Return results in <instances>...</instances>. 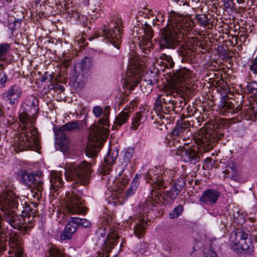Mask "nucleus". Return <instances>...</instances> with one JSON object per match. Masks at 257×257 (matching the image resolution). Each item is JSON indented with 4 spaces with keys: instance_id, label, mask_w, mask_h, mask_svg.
<instances>
[{
    "instance_id": "c85d7f7f",
    "label": "nucleus",
    "mask_w": 257,
    "mask_h": 257,
    "mask_svg": "<svg viewBox=\"0 0 257 257\" xmlns=\"http://www.w3.org/2000/svg\"><path fill=\"white\" fill-rule=\"evenodd\" d=\"M51 188L56 189L57 188H61L63 185V180L60 174L58 173H51Z\"/></svg>"
},
{
    "instance_id": "20e7f679",
    "label": "nucleus",
    "mask_w": 257,
    "mask_h": 257,
    "mask_svg": "<svg viewBox=\"0 0 257 257\" xmlns=\"http://www.w3.org/2000/svg\"><path fill=\"white\" fill-rule=\"evenodd\" d=\"M109 117L102 116L99 120V124L95 125L89 137V142L85 150L86 156L94 158L97 155L103 143L106 140L109 130L104 126H108Z\"/></svg>"
},
{
    "instance_id": "603ef678",
    "label": "nucleus",
    "mask_w": 257,
    "mask_h": 257,
    "mask_svg": "<svg viewBox=\"0 0 257 257\" xmlns=\"http://www.w3.org/2000/svg\"><path fill=\"white\" fill-rule=\"evenodd\" d=\"M212 161V159L211 157H208L205 159V160L204 161V162L206 164H211Z\"/></svg>"
},
{
    "instance_id": "a18cd8bd",
    "label": "nucleus",
    "mask_w": 257,
    "mask_h": 257,
    "mask_svg": "<svg viewBox=\"0 0 257 257\" xmlns=\"http://www.w3.org/2000/svg\"><path fill=\"white\" fill-rule=\"evenodd\" d=\"M250 69L254 74V77L257 79V61L254 60L250 66Z\"/></svg>"
},
{
    "instance_id": "412c9836",
    "label": "nucleus",
    "mask_w": 257,
    "mask_h": 257,
    "mask_svg": "<svg viewBox=\"0 0 257 257\" xmlns=\"http://www.w3.org/2000/svg\"><path fill=\"white\" fill-rule=\"evenodd\" d=\"M220 193L216 189H207L203 192L201 196L199 198V201L204 205L212 206L215 204Z\"/></svg>"
},
{
    "instance_id": "a19ab883",
    "label": "nucleus",
    "mask_w": 257,
    "mask_h": 257,
    "mask_svg": "<svg viewBox=\"0 0 257 257\" xmlns=\"http://www.w3.org/2000/svg\"><path fill=\"white\" fill-rule=\"evenodd\" d=\"M246 88L248 93H253L254 91H255L254 93H256L257 82L255 81H251L250 82H247Z\"/></svg>"
},
{
    "instance_id": "2f4dec72",
    "label": "nucleus",
    "mask_w": 257,
    "mask_h": 257,
    "mask_svg": "<svg viewBox=\"0 0 257 257\" xmlns=\"http://www.w3.org/2000/svg\"><path fill=\"white\" fill-rule=\"evenodd\" d=\"M215 145L214 138H211L210 136L203 139L202 147L204 152H208L212 149Z\"/></svg>"
},
{
    "instance_id": "0eeeda50",
    "label": "nucleus",
    "mask_w": 257,
    "mask_h": 257,
    "mask_svg": "<svg viewBox=\"0 0 257 257\" xmlns=\"http://www.w3.org/2000/svg\"><path fill=\"white\" fill-rule=\"evenodd\" d=\"M122 31L118 23L111 21L110 23L104 25L103 28L95 34L94 36L95 38L103 37V40L119 49L121 42Z\"/></svg>"
},
{
    "instance_id": "4c0bfd02",
    "label": "nucleus",
    "mask_w": 257,
    "mask_h": 257,
    "mask_svg": "<svg viewBox=\"0 0 257 257\" xmlns=\"http://www.w3.org/2000/svg\"><path fill=\"white\" fill-rule=\"evenodd\" d=\"M184 210L182 205H179L172 210L169 214V218L171 219H175L181 215Z\"/></svg>"
},
{
    "instance_id": "c9c22d12",
    "label": "nucleus",
    "mask_w": 257,
    "mask_h": 257,
    "mask_svg": "<svg viewBox=\"0 0 257 257\" xmlns=\"http://www.w3.org/2000/svg\"><path fill=\"white\" fill-rule=\"evenodd\" d=\"M160 58L165 61L164 63L165 64L166 68H172L174 67L175 62L170 55H168L166 54H162L160 56Z\"/></svg>"
},
{
    "instance_id": "bf43d9fd",
    "label": "nucleus",
    "mask_w": 257,
    "mask_h": 257,
    "mask_svg": "<svg viewBox=\"0 0 257 257\" xmlns=\"http://www.w3.org/2000/svg\"><path fill=\"white\" fill-rule=\"evenodd\" d=\"M135 32H136V34H138L139 33L137 27L133 28V33H135Z\"/></svg>"
},
{
    "instance_id": "5fc2aeb1",
    "label": "nucleus",
    "mask_w": 257,
    "mask_h": 257,
    "mask_svg": "<svg viewBox=\"0 0 257 257\" xmlns=\"http://www.w3.org/2000/svg\"><path fill=\"white\" fill-rule=\"evenodd\" d=\"M141 177V175L140 174H136L135 175V178L133 180H135L137 181H139V179Z\"/></svg>"
},
{
    "instance_id": "de8ad7c7",
    "label": "nucleus",
    "mask_w": 257,
    "mask_h": 257,
    "mask_svg": "<svg viewBox=\"0 0 257 257\" xmlns=\"http://www.w3.org/2000/svg\"><path fill=\"white\" fill-rule=\"evenodd\" d=\"M110 107L109 105L105 106L104 108V111L103 113V116L109 117L110 113Z\"/></svg>"
},
{
    "instance_id": "49530a36",
    "label": "nucleus",
    "mask_w": 257,
    "mask_h": 257,
    "mask_svg": "<svg viewBox=\"0 0 257 257\" xmlns=\"http://www.w3.org/2000/svg\"><path fill=\"white\" fill-rule=\"evenodd\" d=\"M93 112L96 117H99L102 114V109L100 106H96L93 108Z\"/></svg>"
},
{
    "instance_id": "8fccbe9b",
    "label": "nucleus",
    "mask_w": 257,
    "mask_h": 257,
    "mask_svg": "<svg viewBox=\"0 0 257 257\" xmlns=\"http://www.w3.org/2000/svg\"><path fill=\"white\" fill-rule=\"evenodd\" d=\"M205 257H217L216 253L212 250H208V252H204Z\"/></svg>"
},
{
    "instance_id": "37998d69",
    "label": "nucleus",
    "mask_w": 257,
    "mask_h": 257,
    "mask_svg": "<svg viewBox=\"0 0 257 257\" xmlns=\"http://www.w3.org/2000/svg\"><path fill=\"white\" fill-rule=\"evenodd\" d=\"M144 81L147 84L149 89L152 90V87L157 83V79L154 77L153 78H149L148 75H146L145 77Z\"/></svg>"
},
{
    "instance_id": "b1692460",
    "label": "nucleus",
    "mask_w": 257,
    "mask_h": 257,
    "mask_svg": "<svg viewBox=\"0 0 257 257\" xmlns=\"http://www.w3.org/2000/svg\"><path fill=\"white\" fill-rule=\"evenodd\" d=\"M130 107L126 106L121 112L116 116L112 128L118 129L126 123L130 116Z\"/></svg>"
},
{
    "instance_id": "ea45409f",
    "label": "nucleus",
    "mask_w": 257,
    "mask_h": 257,
    "mask_svg": "<svg viewBox=\"0 0 257 257\" xmlns=\"http://www.w3.org/2000/svg\"><path fill=\"white\" fill-rule=\"evenodd\" d=\"M196 19L200 26L205 27L209 24V19L205 15H198L196 16Z\"/></svg>"
},
{
    "instance_id": "72a5a7b5",
    "label": "nucleus",
    "mask_w": 257,
    "mask_h": 257,
    "mask_svg": "<svg viewBox=\"0 0 257 257\" xmlns=\"http://www.w3.org/2000/svg\"><path fill=\"white\" fill-rule=\"evenodd\" d=\"M141 30L143 31L148 42L151 41L154 35V31L151 26L149 25L148 23H145L142 26V29Z\"/></svg>"
},
{
    "instance_id": "f704fd0d",
    "label": "nucleus",
    "mask_w": 257,
    "mask_h": 257,
    "mask_svg": "<svg viewBox=\"0 0 257 257\" xmlns=\"http://www.w3.org/2000/svg\"><path fill=\"white\" fill-rule=\"evenodd\" d=\"M124 154L123 156V163L125 164L124 167L126 166L127 163L130 162L132 157L133 156L135 150L133 148H128L125 149L123 151Z\"/></svg>"
},
{
    "instance_id": "a211bd4d",
    "label": "nucleus",
    "mask_w": 257,
    "mask_h": 257,
    "mask_svg": "<svg viewBox=\"0 0 257 257\" xmlns=\"http://www.w3.org/2000/svg\"><path fill=\"white\" fill-rule=\"evenodd\" d=\"M145 67L144 61L141 60L140 56L135 52H132L130 54L128 63L127 65V75L136 76Z\"/></svg>"
},
{
    "instance_id": "4468645a",
    "label": "nucleus",
    "mask_w": 257,
    "mask_h": 257,
    "mask_svg": "<svg viewBox=\"0 0 257 257\" xmlns=\"http://www.w3.org/2000/svg\"><path fill=\"white\" fill-rule=\"evenodd\" d=\"M91 226V222L86 219L77 217H70L66 224L64 230L60 234V239L61 240L70 239L72 234L77 230L78 227L87 228Z\"/></svg>"
},
{
    "instance_id": "2eb2a0df",
    "label": "nucleus",
    "mask_w": 257,
    "mask_h": 257,
    "mask_svg": "<svg viewBox=\"0 0 257 257\" xmlns=\"http://www.w3.org/2000/svg\"><path fill=\"white\" fill-rule=\"evenodd\" d=\"M39 100L34 96L27 97L23 104L25 114H21L20 118L23 123L30 121V118L37 114L39 109Z\"/></svg>"
},
{
    "instance_id": "1a4fd4ad",
    "label": "nucleus",
    "mask_w": 257,
    "mask_h": 257,
    "mask_svg": "<svg viewBox=\"0 0 257 257\" xmlns=\"http://www.w3.org/2000/svg\"><path fill=\"white\" fill-rule=\"evenodd\" d=\"M185 184L184 179L180 177L172 182L170 189L166 192H164L163 194L159 191L155 190L154 186L151 190V195L157 197L158 200H160V198H162L165 204L171 205L175 201Z\"/></svg>"
},
{
    "instance_id": "e433bc0d",
    "label": "nucleus",
    "mask_w": 257,
    "mask_h": 257,
    "mask_svg": "<svg viewBox=\"0 0 257 257\" xmlns=\"http://www.w3.org/2000/svg\"><path fill=\"white\" fill-rule=\"evenodd\" d=\"M139 185V181L133 180L128 189L126 191L125 195L126 197H129L134 195L137 191Z\"/></svg>"
},
{
    "instance_id": "c03bdc74",
    "label": "nucleus",
    "mask_w": 257,
    "mask_h": 257,
    "mask_svg": "<svg viewBox=\"0 0 257 257\" xmlns=\"http://www.w3.org/2000/svg\"><path fill=\"white\" fill-rule=\"evenodd\" d=\"M9 18L8 14L5 11L0 10V23H5Z\"/></svg>"
},
{
    "instance_id": "680f3d73",
    "label": "nucleus",
    "mask_w": 257,
    "mask_h": 257,
    "mask_svg": "<svg viewBox=\"0 0 257 257\" xmlns=\"http://www.w3.org/2000/svg\"><path fill=\"white\" fill-rule=\"evenodd\" d=\"M223 55L225 57H229V56H228V53L227 52H225V53H224Z\"/></svg>"
},
{
    "instance_id": "13d9d810",
    "label": "nucleus",
    "mask_w": 257,
    "mask_h": 257,
    "mask_svg": "<svg viewBox=\"0 0 257 257\" xmlns=\"http://www.w3.org/2000/svg\"><path fill=\"white\" fill-rule=\"evenodd\" d=\"M224 136V134H220L219 135L218 137H216L218 138V139L219 140H221Z\"/></svg>"
},
{
    "instance_id": "09e8293b",
    "label": "nucleus",
    "mask_w": 257,
    "mask_h": 257,
    "mask_svg": "<svg viewBox=\"0 0 257 257\" xmlns=\"http://www.w3.org/2000/svg\"><path fill=\"white\" fill-rule=\"evenodd\" d=\"M157 124L158 126H157V127L159 130L162 131L164 128H167L166 125L162 120L158 121Z\"/></svg>"
},
{
    "instance_id": "338daca9",
    "label": "nucleus",
    "mask_w": 257,
    "mask_h": 257,
    "mask_svg": "<svg viewBox=\"0 0 257 257\" xmlns=\"http://www.w3.org/2000/svg\"><path fill=\"white\" fill-rule=\"evenodd\" d=\"M32 204H33V206H34L35 207H36V203H32Z\"/></svg>"
},
{
    "instance_id": "6ab92c4d",
    "label": "nucleus",
    "mask_w": 257,
    "mask_h": 257,
    "mask_svg": "<svg viewBox=\"0 0 257 257\" xmlns=\"http://www.w3.org/2000/svg\"><path fill=\"white\" fill-rule=\"evenodd\" d=\"M179 155L182 156V158L185 162L192 165H195L200 160L198 147L195 146L181 148Z\"/></svg>"
},
{
    "instance_id": "39448f33",
    "label": "nucleus",
    "mask_w": 257,
    "mask_h": 257,
    "mask_svg": "<svg viewBox=\"0 0 257 257\" xmlns=\"http://www.w3.org/2000/svg\"><path fill=\"white\" fill-rule=\"evenodd\" d=\"M153 198L147 199L138 209V214L136 216L135 225L134 228V233L136 236L141 238L145 233V225L147 220L153 219L155 216L154 212L156 207Z\"/></svg>"
},
{
    "instance_id": "6e6d98bb",
    "label": "nucleus",
    "mask_w": 257,
    "mask_h": 257,
    "mask_svg": "<svg viewBox=\"0 0 257 257\" xmlns=\"http://www.w3.org/2000/svg\"><path fill=\"white\" fill-rule=\"evenodd\" d=\"M225 105H227V107H228V108L229 109H232V108H233V106H232V105H233V104H231L230 103H226L225 104Z\"/></svg>"
},
{
    "instance_id": "f8f14e48",
    "label": "nucleus",
    "mask_w": 257,
    "mask_h": 257,
    "mask_svg": "<svg viewBox=\"0 0 257 257\" xmlns=\"http://www.w3.org/2000/svg\"><path fill=\"white\" fill-rule=\"evenodd\" d=\"M26 134L21 136L15 140L14 151L17 153L25 150L39 148V138L34 133L26 132Z\"/></svg>"
},
{
    "instance_id": "ddd939ff",
    "label": "nucleus",
    "mask_w": 257,
    "mask_h": 257,
    "mask_svg": "<svg viewBox=\"0 0 257 257\" xmlns=\"http://www.w3.org/2000/svg\"><path fill=\"white\" fill-rule=\"evenodd\" d=\"M91 226V222L86 219L77 217H70L66 224L64 230L60 234V239L61 240L70 239L72 234L77 230L78 227L87 228Z\"/></svg>"
},
{
    "instance_id": "bb28decb",
    "label": "nucleus",
    "mask_w": 257,
    "mask_h": 257,
    "mask_svg": "<svg viewBox=\"0 0 257 257\" xmlns=\"http://www.w3.org/2000/svg\"><path fill=\"white\" fill-rule=\"evenodd\" d=\"M147 113L148 112L145 110L136 113V115L133 118L132 123V127L134 130H137L140 124L146 120Z\"/></svg>"
},
{
    "instance_id": "473e14b6",
    "label": "nucleus",
    "mask_w": 257,
    "mask_h": 257,
    "mask_svg": "<svg viewBox=\"0 0 257 257\" xmlns=\"http://www.w3.org/2000/svg\"><path fill=\"white\" fill-rule=\"evenodd\" d=\"M45 257H64V254L57 246L52 245Z\"/></svg>"
},
{
    "instance_id": "f257e3e1",
    "label": "nucleus",
    "mask_w": 257,
    "mask_h": 257,
    "mask_svg": "<svg viewBox=\"0 0 257 257\" xmlns=\"http://www.w3.org/2000/svg\"><path fill=\"white\" fill-rule=\"evenodd\" d=\"M19 200V198L10 190L5 191L0 194V209L3 212L0 213V255L6 250L8 235H13L9 233L12 230L6 223L14 229L27 231L34 226L36 221V210L29 206L22 211V215L16 213Z\"/></svg>"
},
{
    "instance_id": "4be33fe9",
    "label": "nucleus",
    "mask_w": 257,
    "mask_h": 257,
    "mask_svg": "<svg viewBox=\"0 0 257 257\" xmlns=\"http://www.w3.org/2000/svg\"><path fill=\"white\" fill-rule=\"evenodd\" d=\"M118 152L117 151H109L104 157L103 163L101 165V173L103 174L109 173L111 170L112 166L114 163L115 160L117 157Z\"/></svg>"
},
{
    "instance_id": "6e6552de",
    "label": "nucleus",
    "mask_w": 257,
    "mask_h": 257,
    "mask_svg": "<svg viewBox=\"0 0 257 257\" xmlns=\"http://www.w3.org/2000/svg\"><path fill=\"white\" fill-rule=\"evenodd\" d=\"M179 100L177 90L167 88L159 95L155 102L156 108L165 113H169L170 111L174 110Z\"/></svg>"
},
{
    "instance_id": "dca6fc26",
    "label": "nucleus",
    "mask_w": 257,
    "mask_h": 257,
    "mask_svg": "<svg viewBox=\"0 0 257 257\" xmlns=\"http://www.w3.org/2000/svg\"><path fill=\"white\" fill-rule=\"evenodd\" d=\"M158 170L157 168L149 170L147 173L144 174V178L147 183H150L151 185H155L156 187L166 188L168 183L171 182L167 180L166 174H160L158 172Z\"/></svg>"
},
{
    "instance_id": "7c9ffc66",
    "label": "nucleus",
    "mask_w": 257,
    "mask_h": 257,
    "mask_svg": "<svg viewBox=\"0 0 257 257\" xmlns=\"http://www.w3.org/2000/svg\"><path fill=\"white\" fill-rule=\"evenodd\" d=\"M92 64V61L90 58H84L81 62L75 65V69H79L82 72L87 71L89 69Z\"/></svg>"
},
{
    "instance_id": "e2e57ef3",
    "label": "nucleus",
    "mask_w": 257,
    "mask_h": 257,
    "mask_svg": "<svg viewBox=\"0 0 257 257\" xmlns=\"http://www.w3.org/2000/svg\"><path fill=\"white\" fill-rule=\"evenodd\" d=\"M4 68V66L2 64H0V70H2Z\"/></svg>"
},
{
    "instance_id": "a878e982",
    "label": "nucleus",
    "mask_w": 257,
    "mask_h": 257,
    "mask_svg": "<svg viewBox=\"0 0 257 257\" xmlns=\"http://www.w3.org/2000/svg\"><path fill=\"white\" fill-rule=\"evenodd\" d=\"M188 126L189 123L187 122H182L180 123L177 122L171 132V137L180 139L179 137L182 136L185 131H188Z\"/></svg>"
},
{
    "instance_id": "9d476101",
    "label": "nucleus",
    "mask_w": 257,
    "mask_h": 257,
    "mask_svg": "<svg viewBox=\"0 0 257 257\" xmlns=\"http://www.w3.org/2000/svg\"><path fill=\"white\" fill-rule=\"evenodd\" d=\"M80 129L77 121H72L61 126L58 128L54 129V132L58 144L57 149L63 153H68L69 151V141L65 133V131L73 132Z\"/></svg>"
},
{
    "instance_id": "9b49d317",
    "label": "nucleus",
    "mask_w": 257,
    "mask_h": 257,
    "mask_svg": "<svg viewBox=\"0 0 257 257\" xmlns=\"http://www.w3.org/2000/svg\"><path fill=\"white\" fill-rule=\"evenodd\" d=\"M17 178L22 185L37 190L41 193L43 190V182L38 173L36 174L27 170H19L17 173Z\"/></svg>"
},
{
    "instance_id": "052dcab7",
    "label": "nucleus",
    "mask_w": 257,
    "mask_h": 257,
    "mask_svg": "<svg viewBox=\"0 0 257 257\" xmlns=\"http://www.w3.org/2000/svg\"><path fill=\"white\" fill-rule=\"evenodd\" d=\"M97 257H104V254H101V253H98V255L97 256Z\"/></svg>"
},
{
    "instance_id": "69168bd1",
    "label": "nucleus",
    "mask_w": 257,
    "mask_h": 257,
    "mask_svg": "<svg viewBox=\"0 0 257 257\" xmlns=\"http://www.w3.org/2000/svg\"><path fill=\"white\" fill-rule=\"evenodd\" d=\"M36 195L37 196V199H39V194H38V193H36Z\"/></svg>"
},
{
    "instance_id": "79ce46f5",
    "label": "nucleus",
    "mask_w": 257,
    "mask_h": 257,
    "mask_svg": "<svg viewBox=\"0 0 257 257\" xmlns=\"http://www.w3.org/2000/svg\"><path fill=\"white\" fill-rule=\"evenodd\" d=\"M21 21L19 20H16L13 22L9 24L8 28L11 30L12 34L15 30L20 28Z\"/></svg>"
},
{
    "instance_id": "3c124183",
    "label": "nucleus",
    "mask_w": 257,
    "mask_h": 257,
    "mask_svg": "<svg viewBox=\"0 0 257 257\" xmlns=\"http://www.w3.org/2000/svg\"><path fill=\"white\" fill-rule=\"evenodd\" d=\"M2 105L0 104V121L3 120L5 118V116L3 114V111L2 110Z\"/></svg>"
},
{
    "instance_id": "aec40b11",
    "label": "nucleus",
    "mask_w": 257,
    "mask_h": 257,
    "mask_svg": "<svg viewBox=\"0 0 257 257\" xmlns=\"http://www.w3.org/2000/svg\"><path fill=\"white\" fill-rule=\"evenodd\" d=\"M124 168H123L119 171L118 176L114 182V186L112 188L115 193V198H118L119 195L123 192L125 186L130 181V175H127L126 173L124 174Z\"/></svg>"
},
{
    "instance_id": "f3484780",
    "label": "nucleus",
    "mask_w": 257,
    "mask_h": 257,
    "mask_svg": "<svg viewBox=\"0 0 257 257\" xmlns=\"http://www.w3.org/2000/svg\"><path fill=\"white\" fill-rule=\"evenodd\" d=\"M97 233L99 236V241L102 243V248L106 253L113 247L119 238L115 231H109L106 234L103 229H100Z\"/></svg>"
},
{
    "instance_id": "4d7b16f0",
    "label": "nucleus",
    "mask_w": 257,
    "mask_h": 257,
    "mask_svg": "<svg viewBox=\"0 0 257 257\" xmlns=\"http://www.w3.org/2000/svg\"><path fill=\"white\" fill-rule=\"evenodd\" d=\"M58 89H59L60 90H61V91H64L65 88L64 87H63V86L62 85H59L57 87Z\"/></svg>"
},
{
    "instance_id": "c756f323",
    "label": "nucleus",
    "mask_w": 257,
    "mask_h": 257,
    "mask_svg": "<svg viewBox=\"0 0 257 257\" xmlns=\"http://www.w3.org/2000/svg\"><path fill=\"white\" fill-rule=\"evenodd\" d=\"M191 71L186 67H182L177 70L176 77V80L179 82L185 81L190 77Z\"/></svg>"
},
{
    "instance_id": "7ed1b4c3",
    "label": "nucleus",
    "mask_w": 257,
    "mask_h": 257,
    "mask_svg": "<svg viewBox=\"0 0 257 257\" xmlns=\"http://www.w3.org/2000/svg\"><path fill=\"white\" fill-rule=\"evenodd\" d=\"M90 164L83 162L81 164H73L67 166L65 176L67 181H73L71 194L68 196V210L72 214L84 213L85 209L83 201L76 192L81 193L84 187L88 184L90 178Z\"/></svg>"
},
{
    "instance_id": "393cba45",
    "label": "nucleus",
    "mask_w": 257,
    "mask_h": 257,
    "mask_svg": "<svg viewBox=\"0 0 257 257\" xmlns=\"http://www.w3.org/2000/svg\"><path fill=\"white\" fill-rule=\"evenodd\" d=\"M21 93V90L19 86L17 85H12L10 89L6 92L7 100L14 104L20 97Z\"/></svg>"
},
{
    "instance_id": "cd10ccee",
    "label": "nucleus",
    "mask_w": 257,
    "mask_h": 257,
    "mask_svg": "<svg viewBox=\"0 0 257 257\" xmlns=\"http://www.w3.org/2000/svg\"><path fill=\"white\" fill-rule=\"evenodd\" d=\"M166 144L171 148L173 147L174 148L171 151L174 150L176 151V155H179L180 153L181 148H184L180 145V139L173 137L172 138L171 135H169V138H167L165 141Z\"/></svg>"
},
{
    "instance_id": "f03ea898",
    "label": "nucleus",
    "mask_w": 257,
    "mask_h": 257,
    "mask_svg": "<svg viewBox=\"0 0 257 257\" xmlns=\"http://www.w3.org/2000/svg\"><path fill=\"white\" fill-rule=\"evenodd\" d=\"M168 17V24L160 30V48L175 49L179 46L177 52L181 62L190 63L193 58L191 46L180 44L185 35L194 27V22L173 11L170 13Z\"/></svg>"
},
{
    "instance_id": "864d4df0",
    "label": "nucleus",
    "mask_w": 257,
    "mask_h": 257,
    "mask_svg": "<svg viewBox=\"0 0 257 257\" xmlns=\"http://www.w3.org/2000/svg\"><path fill=\"white\" fill-rule=\"evenodd\" d=\"M6 82V77H2L1 79H0V82L2 84V85H4Z\"/></svg>"
},
{
    "instance_id": "423d86ee",
    "label": "nucleus",
    "mask_w": 257,
    "mask_h": 257,
    "mask_svg": "<svg viewBox=\"0 0 257 257\" xmlns=\"http://www.w3.org/2000/svg\"><path fill=\"white\" fill-rule=\"evenodd\" d=\"M229 245L237 253H244L252 257L254 245L251 236L242 229L238 228L232 231L230 235Z\"/></svg>"
},
{
    "instance_id": "774afa93",
    "label": "nucleus",
    "mask_w": 257,
    "mask_h": 257,
    "mask_svg": "<svg viewBox=\"0 0 257 257\" xmlns=\"http://www.w3.org/2000/svg\"><path fill=\"white\" fill-rule=\"evenodd\" d=\"M105 257H107V255H106V256H105Z\"/></svg>"
},
{
    "instance_id": "5701e85b",
    "label": "nucleus",
    "mask_w": 257,
    "mask_h": 257,
    "mask_svg": "<svg viewBox=\"0 0 257 257\" xmlns=\"http://www.w3.org/2000/svg\"><path fill=\"white\" fill-rule=\"evenodd\" d=\"M9 245L15 252L16 257H25L21 238L17 234L10 235Z\"/></svg>"
},
{
    "instance_id": "58836bf2",
    "label": "nucleus",
    "mask_w": 257,
    "mask_h": 257,
    "mask_svg": "<svg viewBox=\"0 0 257 257\" xmlns=\"http://www.w3.org/2000/svg\"><path fill=\"white\" fill-rule=\"evenodd\" d=\"M11 49V45L8 43L0 44V60H4Z\"/></svg>"
},
{
    "instance_id": "0e129e2a",
    "label": "nucleus",
    "mask_w": 257,
    "mask_h": 257,
    "mask_svg": "<svg viewBox=\"0 0 257 257\" xmlns=\"http://www.w3.org/2000/svg\"><path fill=\"white\" fill-rule=\"evenodd\" d=\"M138 83H136L133 86H131V88L133 89L137 85Z\"/></svg>"
}]
</instances>
